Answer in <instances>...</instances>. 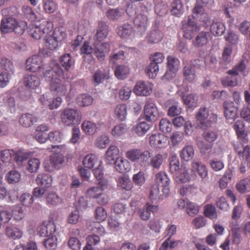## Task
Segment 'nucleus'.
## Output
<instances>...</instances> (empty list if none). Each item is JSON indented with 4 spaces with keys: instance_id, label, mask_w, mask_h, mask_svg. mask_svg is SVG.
<instances>
[{
    "instance_id": "f257e3e1",
    "label": "nucleus",
    "mask_w": 250,
    "mask_h": 250,
    "mask_svg": "<svg viewBox=\"0 0 250 250\" xmlns=\"http://www.w3.org/2000/svg\"><path fill=\"white\" fill-rule=\"evenodd\" d=\"M49 67V69L46 67L43 72V77L46 81L51 82L49 86L50 91L59 96L64 95L67 88L62 81L64 75L63 69L55 60L51 62Z\"/></svg>"
},
{
    "instance_id": "f03ea898",
    "label": "nucleus",
    "mask_w": 250,
    "mask_h": 250,
    "mask_svg": "<svg viewBox=\"0 0 250 250\" xmlns=\"http://www.w3.org/2000/svg\"><path fill=\"white\" fill-rule=\"evenodd\" d=\"M108 33V26L103 21L100 22L95 34V38L98 42H95L93 44L94 46V53L100 61L104 60L105 54L110 50V42H101L107 37Z\"/></svg>"
},
{
    "instance_id": "7ed1b4c3",
    "label": "nucleus",
    "mask_w": 250,
    "mask_h": 250,
    "mask_svg": "<svg viewBox=\"0 0 250 250\" xmlns=\"http://www.w3.org/2000/svg\"><path fill=\"white\" fill-rule=\"evenodd\" d=\"M66 37V34L62 28H56L45 36V46L50 50H56L62 45Z\"/></svg>"
},
{
    "instance_id": "20e7f679",
    "label": "nucleus",
    "mask_w": 250,
    "mask_h": 250,
    "mask_svg": "<svg viewBox=\"0 0 250 250\" xmlns=\"http://www.w3.org/2000/svg\"><path fill=\"white\" fill-rule=\"evenodd\" d=\"M53 25L51 22L45 19H42L35 23L30 25L28 33L30 36L36 40L40 39L43 35L51 33Z\"/></svg>"
},
{
    "instance_id": "39448f33",
    "label": "nucleus",
    "mask_w": 250,
    "mask_h": 250,
    "mask_svg": "<svg viewBox=\"0 0 250 250\" xmlns=\"http://www.w3.org/2000/svg\"><path fill=\"white\" fill-rule=\"evenodd\" d=\"M98 185L99 186L89 188L86 192V195L90 198L95 199L97 203L101 205H106L108 197L104 193L103 190L107 187V181H102Z\"/></svg>"
},
{
    "instance_id": "423d86ee",
    "label": "nucleus",
    "mask_w": 250,
    "mask_h": 250,
    "mask_svg": "<svg viewBox=\"0 0 250 250\" xmlns=\"http://www.w3.org/2000/svg\"><path fill=\"white\" fill-rule=\"evenodd\" d=\"M151 4L147 6H144L141 7V11L136 14V16L134 20V24L137 29V31L143 34L146 31L149 21L148 15L149 11L150 10Z\"/></svg>"
},
{
    "instance_id": "0eeeda50",
    "label": "nucleus",
    "mask_w": 250,
    "mask_h": 250,
    "mask_svg": "<svg viewBox=\"0 0 250 250\" xmlns=\"http://www.w3.org/2000/svg\"><path fill=\"white\" fill-rule=\"evenodd\" d=\"M125 156L131 162L139 161L142 166H145L151 157V153L148 150L143 151L140 149L133 148L126 152Z\"/></svg>"
},
{
    "instance_id": "6e6552de",
    "label": "nucleus",
    "mask_w": 250,
    "mask_h": 250,
    "mask_svg": "<svg viewBox=\"0 0 250 250\" xmlns=\"http://www.w3.org/2000/svg\"><path fill=\"white\" fill-rule=\"evenodd\" d=\"M62 123L67 126L78 124L80 121L77 110L72 108L64 109L61 114Z\"/></svg>"
},
{
    "instance_id": "1a4fd4ad",
    "label": "nucleus",
    "mask_w": 250,
    "mask_h": 250,
    "mask_svg": "<svg viewBox=\"0 0 250 250\" xmlns=\"http://www.w3.org/2000/svg\"><path fill=\"white\" fill-rule=\"evenodd\" d=\"M182 29L184 37L188 40H191L199 30L194 20L190 17L185 18L182 21Z\"/></svg>"
},
{
    "instance_id": "9d476101",
    "label": "nucleus",
    "mask_w": 250,
    "mask_h": 250,
    "mask_svg": "<svg viewBox=\"0 0 250 250\" xmlns=\"http://www.w3.org/2000/svg\"><path fill=\"white\" fill-rule=\"evenodd\" d=\"M167 60L168 70L166 72L164 77L170 80L175 77L180 68V62L177 58L172 56H168Z\"/></svg>"
},
{
    "instance_id": "9b49d317",
    "label": "nucleus",
    "mask_w": 250,
    "mask_h": 250,
    "mask_svg": "<svg viewBox=\"0 0 250 250\" xmlns=\"http://www.w3.org/2000/svg\"><path fill=\"white\" fill-rule=\"evenodd\" d=\"M191 173L193 178L196 177L197 173L202 179H205L208 177V170L206 166L198 159H194L191 164Z\"/></svg>"
},
{
    "instance_id": "f8f14e48",
    "label": "nucleus",
    "mask_w": 250,
    "mask_h": 250,
    "mask_svg": "<svg viewBox=\"0 0 250 250\" xmlns=\"http://www.w3.org/2000/svg\"><path fill=\"white\" fill-rule=\"evenodd\" d=\"M42 62V59L41 56L33 55L27 59L25 67L26 69L30 71H42L45 69L43 67Z\"/></svg>"
},
{
    "instance_id": "ddd939ff",
    "label": "nucleus",
    "mask_w": 250,
    "mask_h": 250,
    "mask_svg": "<svg viewBox=\"0 0 250 250\" xmlns=\"http://www.w3.org/2000/svg\"><path fill=\"white\" fill-rule=\"evenodd\" d=\"M153 84L147 81H139L136 83L133 92L137 96H147L152 92Z\"/></svg>"
},
{
    "instance_id": "4468645a",
    "label": "nucleus",
    "mask_w": 250,
    "mask_h": 250,
    "mask_svg": "<svg viewBox=\"0 0 250 250\" xmlns=\"http://www.w3.org/2000/svg\"><path fill=\"white\" fill-rule=\"evenodd\" d=\"M144 117L147 122L156 121L159 116V112L156 104L150 101H147L144 109Z\"/></svg>"
},
{
    "instance_id": "2eb2a0df",
    "label": "nucleus",
    "mask_w": 250,
    "mask_h": 250,
    "mask_svg": "<svg viewBox=\"0 0 250 250\" xmlns=\"http://www.w3.org/2000/svg\"><path fill=\"white\" fill-rule=\"evenodd\" d=\"M155 182L156 186L163 187V192L167 196L169 193V184L170 180L166 172L160 171L155 174Z\"/></svg>"
},
{
    "instance_id": "dca6fc26",
    "label": "nucleus",
    "mask_w": 250,
    "mask_h": 250,
    "mask_svg": "<svg viewBox=\"0 0 250 250\" xmlns=\"http://www.w3.org/2000/svg\"><path fill=\"white\" fill-rule=\"evenodd\" d=\"M224 114L228 122L232 123L238 117L237 109L234 102L232 101H225L223 104Z\"/></svg>"
},
{
    "instance_id": "f3484780",
    "label": "nucleus",
    "mask_w": 250,
    "mask_h": 250,
    "mask_svg": "<svg viewBox=\"0 0 250 250\" xmlns=\"http://www.w3.org/2000/svg\"><path fill=\"white\" fill-rule=\"evenodd\" d=\"M52 149H59L60 151L59 152L55 153L50 156V161L52 167L55 168H60L62 164L64 163V160L63 156L60 153L62 150L65 149V147L63 145L52 146ZM56 151V150H55Z\"/></svg>"
},
{
    "instance_id": "a211bd4d",
    "label": "nucleus",
    "mask_w": 250,
    "mask_h": 250,
    "mask_svg": "<svg viewBox=\"0 0 250 250\" xmlns=\"http://www.w3.org/2000/svg\"><path fill=\"white\" fill-rule=\"evenodd\" d=\"M149 143L152 147L163 148L168 145V139L167 136L160 133L152 134L149 137Z\"/></svg>"
},
{
    "instance_id": "6ab92c4d",
    "label": "nucleus",
    "mask_w": 250,
    "mask_h": 250,
    "mask_svg": "<svg viewBox=\"0 0 250 250\" xmlns=\"http://www.w3.org/2000/svg\"><path fill=\"white\" fill-rule=\"evenodd\" d=\"M211 38L212 37L209 32H200L193 41V44L199 47L205 46L211 40Z\"/></svg>"
},
{
    "instance_id": "aec40b11",
    "label": "nucleus",
    "mask_w": 250,
    "mask_h": 250,
    "mask_svg": "<svg viewBox=\"0 0 250 250\" xmlns=\"http://www.w3.org/2000/svg\"><path fill=\"white\" fill-rule=\"evenodd\" d=\"M120 154V149L119 147L114 145H110L107 148L105 154V160L107 164H112L117 158H118Z\"/></svg>"
},
{
    "instance_id": "412c9836",
    "label": "nucleus",
    "mask_w": 250,
    "mask_h": 250,
    "mask_svg": "<svg viewBox=\"0 0 250 250\" xmlns=\"http://www.w3.org/2000/svg\"><path fill=\"white\" fill-rule=\"evenodd\" d=\"M23 83L26 88L34 89L40 85V79L36 75L27 74L24 77Z\"/></svg>"
},
{
    "instance_id": "4be33fe9",
    "label": "nucleus",
    "mask_w": 250,
    "mask_h": 250,
    "mask_svg": "<svg viewBox=\"0 0 250 250\" xmlns=\"http://www.w3.org/2000/svg\"><path fill=\"white\" fill-rule=\"evenodd\" d=\"M158 210V206L146 203L143 208L139 209V214L142 220H147L150 217L151 212H155L157 211Z\"/></svg>"
},
{
    "instance_id": "5701e85b",
    "label": "nucleus",
    "mask_w": 250,
    "mask_h": 250,
    "mask_svg": "<svg viewBox=\"0 0 250 250\" xmlns=\"http://www.w3.org/2000/svg\"><path fill=\"white\" fill-rule=\"evenodd\" d=\"M23 231L19 228L14 226H8L5 229V235L13 240H18L22 238Z\"/></svg>"
},
{
    "instance_id": "b1692460",
    "label": "nucleus",
    "mask_w": 250,
    "mask_h": 250,
    "mask_svg": "<svg viewBox=\"0 0 250 250\" xmlns=\"http://www.w3.org/2000/svg\"><path fill=\"white\" fill-rule=\"evenodd\" d=\"M17 23L15 19L7 17L2 19L0 22V29L3 33H7L13 31L14 25Z\"/></svg>"
},
{
    "instance_id": "393cba45",
    "label": "nucleus",
    "mask_w": 250,
    "mask_h": 250,
    "mask_svg": "<svg viewBox=\"0 0 250 250\" xmlns=\"http://www.w3.org/2000/svg\"><path fill=\"white\" fill-rule=\"evenodd\" d=\"M194 18L198 19L199 21L207 23L209 21L208 15L204 12L203 6L196 4L192 10Z\"/></svg>"
},
{
    "instance_id": "a878e982",
    "label": "nucleus",
    "mask_w": 250,
    "mask_h": 250,
    "mask_svg": "<svg viewBox=\"0 0 250 250\" xmlns=\"http://www.w3.org/2000/svg\"><path fill=\"white\" fill-rule=\"evenodd\" d=\"M163 37L162 32L155 27L150 31L146 37V41L150 44L157 43L160 42Z\"/></svg>"
},
{
    "instance_id": "bb28decb",
    "label": "nucleus",
    "mask_w": 250,
    "mask_h": 250,
    "mask_svg": "<svg viewBox=\"0 0 250 250\" xmlns=\"http://www.w3.org/2000/svg\"><path fill=\"white\" fill-rule=\"evenodd\" d=\"M175 181L178 183H186L189 181L193 176L191 173L186 168H181L178 172L173 176Z\"/></svg>"
},
{
    "instance_id": "cd10ccee",
    "label": "nucleus",
    "mask_w": 250,
    "mask_h": 250,
    "mask_svg": "<svg viewBox=\"0 0 250 250\" xmlns=\"http://www.w3.org/2000/svg\"><path fill=\"white\" fill-rule=\"evenodd\" d=\"M81 126L83 131L88 135H94L99 130L98 125L95 123L90 121H83Z\"/></svg>"
},
{
    "instance_id": "c85d7f7f",
    "label": "nucleus",
    "mask_w": 250,
    "mask_h": 250,
    "mask_svg": "<svg viewBox=\"0 0 250 250\" xmlns=\"http://www.w3.org/2000/svg\"><path fill=\"white\" fill-rule=\"evenodd\" d=\"M210 30L213 35L219 36L225 33L226 27L223 22L218 20H214L210 25Z\"/></svg>"
},
{
    "instance_id": "c756f323",
    "label": "nucleus",
    "mask_w": 250,
    "mask_h": 250,
    "mask_svg": "<svg viewBox=\"0 0 250 250\" xmlns=\"http://www.w3.org/2000/svg\"><path fill=\"white\" fill-rule=\"evenodd\" d=\"M113 163L116 170L120 173H125L129 170V162L123 157H118Z\"/></svg>"
},
{
    "instance_id": "7c9ffc66",
    "label": "nucleus",
    "mask_w": 250,
    "mask_h": 250,
    "mask_svg": "<svg viewBox=\"0 0 250 250\" xmlns=\"http://www.w3.org/2000/svg\"><path fill=\"white\" fill-rule=\"evenodd\" d=\"M46 203L49 206H56L62 202V199L54 191H47L45 194Z\"/></svg>"
},
{
    "instance_id": "2f4dec72",
    "label": "nucleus",
    "mask_w": 250,
    "mask_h": 250,
    "mask_svg": "<svg viewBox=\"0 0 250 250\" xmlns=\"http://www.w3.org/2000/svg\"><path fill=\"white\" fill-rule=\"evenodd\" d=\"M109 78V71H105L98 69L96 70L92 77V81L95 85L102 83L105 79Z\"/></svg>"
},
{
    "instance_id": "473e14b6",
    "label": "nucleus",
    "mask_w": 250,
    "mask_h": 250,
    "mask_svg": "<svg viewBox=\"0 0 250 250\" xmlns=\"http://www.w3.org/2000/svg\"><path fill=\"white\" fill-rule=\"evenodd\" d=\"M125 11L124 8L118 7L110 9L107 11L106 15L108 19L117 21L125 15Z\"/></svg>"
},
{
    "instance_id": "72a5a7b5",
    "label": "nucleus",
    "mask_w": 250,
    "mask_h": 250,
    "mask_svg": "<svg viewBox=\"0 0 250 250\" xmlns=\"http://www.w3.org/2000/svg\"><path fill=\"white\" fill-rule=\"evenodd\" d=\"M209 116L208 111L205 107L201 108L197 115L196 118L198 121H199L202 124H204L207 122H215L217 120V117L213 115L212 119H211V117H209V119L208 120V118Z\"/></svg>"
},
{
    "instance_id": "f704fd0d",
    "label": "nucleus",
    "mask_w": 250,
    "mask_h": 250,
    "mask_svg": "<svg viewBox=\"0 0 250 250\" xmlns=\"http://www.w3.org/2000/svg\"><path fill=\"white\" fill-rule=\"evenodd\" d=\"M133 27L131 24L126 23L119 26L117 34L122 38L127 39L132 33Z\"/></svg>"
},
{
    "instance_id": "c9c22d12",
    "label": "nucleus",
    "mask_w": 250,
    "mask_h": 250,
    "mask_svg": "<svg viewBox=\"0 0 250 250\" xmlns=\"http://www.w3.org/2000/svg\"><path fill=\"white\" fill-rule=\"evenodd\" d=\"M47 229L50 230V233L55 232L56 226L52 222H49L47 224L43 223L40 225L37 228L38 234L40 236L45 237L47 234Z\"/></svg>"
},
{
    "instance_id": "e433bc0d",
    "label": "nucleus",
    "mask_w": 250,
    "mask_h": 250,
    "mask_svg": "<svg viewBox=\"0 0 250 250\" xmlns=\"http://www.w3.org/2000/svg\"><path fill=\"white\" fill-rule=\"evenodd\" d=\"M170 6L172 15L179 17L184 13V5L181 0H173L171 3Z\"/></svg>"
},
{
    "instance_id": "4c0bfd02",
    "label": "nucleus",
    "mask_w": 250,
    "mask_h": 250,
    "mask_svg": "<svg viewBox=\"0 0 250 250\" xmlns=\"http://www.w3.org/2000/svg\"><path fill=\"white\" fill-rule=\"evenodd\" d=\"M234 148L240 157L243 159H248L250 155V147L248 146H244L241 143H237L234 145Z\"/></svg>"
},
{
    "instance_id": "58836bf2",
    "label": "nucleus",
    "mask_w": 250,
    "mask_h": 250,
    "mask_svg": "<svg viewBox=\"0 0 250 250\" xmlns=\"http://www.w3.org/2000/svg\"><path fill=\"white\" fill-rule=\"evenodd\" d=\"M244 124L241 121H237L234 125V129L235 130L238 138L241 141L246 143L248 141L247 134L244 130Z\"/></svg>"
},
{
    "instance_id": "ea45409f",
    "label": "nucleus",
    "mask_w": 250,
    "mask_h": 250,
    "mask_svg": "<svg viewBox=\"0 0 250 250\" xmlns=\"http://www.w3.org/2000/svg\"><path fill=\"white\" fill-rule=\"evenodd\" d=\"M130 72L129 67L125 65H118L115 69V75L119 80L126 79Z\"/></svg>"
},
{
    "instance_id": "a19ab883",
    "label": "nucleus",
    "mask_w": 250,
    "mask_h": 250,
    "mask_svg": "<svg viewBox=\"0 0 250 250\" xmlns=\"http://www.w3.org/2000/svg\"><path fill=\"white\" fill-rule=\"evenodd\" d=\"M194 156V150L193 147L190 145L186 146L183 147L180 154L181 159L187 162L192 159Z\"/></svg>"
},
{
    "instance_id": "79ce46f5",
    "label": "nucleus",
    "mask_w": 250,
    "mask_h": 250,
    "mask_svg": "<svg viewBox=\"0 0 250 250\" xmlns=\"http://www.w3.org/2000/svg\"><path fill=\"white\" fill-rule=\"evenodd\" d=\"M182 100L184 104L189 108L194 107L197 105L198 96L195 94H189L182 95Z\"/></svg>"
},
{
    "instance_id": "37998d69",
    "label": "nucleus",
    "mask_w": 250,
    "mask_h": 250,
    "mask_svg": "<svg viewBox=\"0 0 250 250\" xmlns=\"http://www.w3.org/2000/svg\"><path fill=\"white\" fill-rule=\"evenodd\" d=\"M37 121V118L30 114H23L19 119L20 124L25 127L30 126Z\"/></svg>"
},
{
    "instance_id": "c03bdc74",
    "label": "nucleus",
    "mask_w": 250,
    "mask_h": 250,
    "mask_svg": "<svg viewBox=\"0 0 250 250\" xmlns=\"http://www.w3.org/2000/svg\"><path fill=\"white\" fill-rule=\"evenodd\" d=\"M93 99L87 94H81L78 95L76 99L77 104L80 106H87L91 105Z\"/></svg>"
},
{
    "instance_id": "a18cd8bd",
    "label": "nucleus",
    "mask_w": 250,
    "mask_h": 250,
    "mask_svg": "<svg viewBox=\"0 0 250 250\" xmlns=\"http://www.w3.org/2000/svg\"><path fill=\"white\" fill-rule=\"evenodd\" d=\"M37 184L42 187H48L51 186L52 182L51 177L47 174H39L36 179Z\"/></svg>"
},
{
    "instance_id": "49530a36",
    "label": "nucleus",
    "mask_w": 250,
    "mask_h": 250,
    "mask_svg": "<svg viewBox=\"0 0 250 250\" xmlns=\"http://www.w3.org/2000/svg\"><path fill=\"white\" fill-rule=\"evenodd\" d=\"M60 62L65 70H69L74 64L75 61L69 54H65L60 57Z\"/></svg>"
},
{
    "instance_id": "de8ad7c7",
    "label": "nucleus",
    "mask_w": 250,
    "mask_h": 250,
    "mask_svg": "<svg viewBox=\"0 0 250 250\" xmlns=\"http://www.w3.org/2000/svg\"><path fill=\"white\" fill-rule=\"evenodd\" d=\"M99 161L97 157L95 155L89 154L83 158V163L85 167L91 169L94 167L96 164H99Z\"/></svg>"
},
{
    "instance_id": "09e8293b",
    "label": "nucleus",
    "mask_w": 250,
    "mask_h": 250,
    "mask_svg": "<svg viewBox=\"0 0 250 250\" xmlns=\"http://www.w3.org/2000/svg\"><path fill=\"white\" fill-rule=\"evenodd\" d=\"M183 74L185 79L189 82H193L196 77L195 71L193 66L190 64H187L185 66L183 69Z\"/></svg>"
},
{
    "instance_id": "8fccbe9b",
    "label": "nucleus",
    "mask_w": 250,
    "mask_h": 250,
    "mask_svg": "<svg viewBox=\"0 0 250 250\" xmlns=\"http://www.w3.org/2000/svg\"><path fill=\"white\" fill-rule=\"evenodd\" d=\"M127 131L126 125L124 124H120L115 125L112 129L111 134L115 138L121 137Z\"/></svg>"
},
{
    "instance_id": "3c124183",
    "label": "nucleus",
    "mask_w": 250,
    "mask_h": 250,
    "mask_svg": "<svg viewBox=\"0 0 250 250\" xmlns=\"http://www.w3.org/2000/svg\"><path fill=\"white\" fill-rule=\"evenodd\" d=\"M150 158H151L150 161H148L146 164H149L155 169H159L164 162V156L162 154L158 153L152 157L151 156Z\"/></svg>"
},
{
    "instance_id": "603ef678",
    "label": "nucleus",
    "mask_w": 250,
    "mask_h": 250,
    "mask_svg": "<svg viewBox=\"0 0 250 250\" xmlns=\"http://www.w3.org/2000/svg\"><path fill=\"white\" fill-rule=\"evenodd\" d=\"M169 102L171 103L170 105L167 114L169 116L174 117L179 115L182 112V108L179 106V103L174 100H170Z\"/></svg>"
},
{
    "instance_id": "864d4df0",
    "label": "nucleus",
    "mask_w": 250,
    "mask_h": 250,
    "mask_svg": "<svg viewBox=\"0 0 250 250\" xmlns=\"http://www.w3.org/2000/svg\"><path fill=\"white\" fill-rule=\"evenodd\" d=\"M117 182L118 186L123 189L129 190L132 188L130 180L127 176L123 175L119 177Z\"/></svg>"
},
{
    "instance_id": "5fc2aeb1",
    "label": "nucleus",
    "mask_w": 250,
    "mask_h": 250,
    "mask_svg": "<svg viewBox=\"0 0 250 250\" xmlns=\"http://www.w3.org/2000/svg\"><path fill=\"white\" fill-rule=\"evenodd\" d=\"M5 177L8 183L15 184L20 181L21 175L17 170H13L8 172Z\"/></svg>"
},
{
    "instance_id": "6e6d98bb",
    "label": "nucleus",
    "mask_w": 250,
    "mask_h": 250,
    "mask_svg": "<svg viewBox=\"0 0 250 250\" xmlns=\"http://www.w3.org/2000/svg\"><path fill=\"white\" fill-rule=\"evenodd\" d=\"M114 113L117 117L120 120H124L127 115V108L125 104L118 105L114 110Z\"/></svg>"
},
{
    "instance_id": "4d7b16f0",
    "label": "nucleus",
    "mask_w": 250,
    "mask_h": 250,
    "mask_svg": "<svg viewBox=\"0 0 250 250\" xmlns=\"http://www.w3.org/2000/svg\"><path fill=\"white\" fill-rule=\"evenodd\" d=\"M95 218L98 223L104 221L107 216L105 209L102 207H97L94 212Z\"/></svg>"
},
{
    "instance_id": "13d9d810",
    "label": "nucleus",
    "mask_w": 250,
    "mask_h": 250,
    "mask_svg": "<svg viewBox=\"0 0 250 250\" xmlns=\"http://www.w3.org/2000/svg\"><path fill=\"white\" fill-rule=\"evenodd\" d=\"M205 216L215 221L217 217V214L215 206L209 204L205 207L204 210Z\"/></svg>"
},
{
    "instance_id": "bf43d9fd",
    "label": "nucleus",
    "mask_w": 250,
    "mask_h": 250,
    "mask_svg": "<svg viewBox=\"0 0 250 250\" xmlns=\"http://www.w3.org/2000/svg\"><path fill=\"white\" fill-rule=\"evenodd\" d=\"M159 70V67L157 64L150 63L146 68V73L150 78H154L156 77Z\"/></svg>"
},
{
    "instance_id": "052dcab7",
    "label": "nucleus",
    "mask_w": 250,
    "mask_h": 250,
    "mask_svg": "<svg viewBox=\"0 0 250 250\" xmlns=\"http://www.w3.org/2000/svg\"><path fill=\"white\" fill-rule=\"evenodd\" d=\"M0 65L2 68L7 71V72H14V67L12 62L10 60L5 57H2L0 59Z\"/></svg>"
},
{
    "instance_id": "680f3d73",
    "label": "nucleus",
    "mask_w": 250,
    "mask_h": 250,
    "mask_svg": "<svg viewBox=\"0 0 250 250\" xmlns=\"http://www.w3.org/2000/svg\"><path fill=\"white\" fill-rule=\"evenodd\" d=\"M150 125L145 122H142L136 125L135 132L139 136L144 135L150 129Z\"/></svg>"
},
{
    "instance_id": "e2e57ef3",
    "label": "nucleus",
    "mask_w": 250,
    "mask_h": 250,
    "mask_svg": "<svg viewBox=\"0 0 250 250\" xmlns=\"http://www.w3.org/2000/svg\"><path fill=\"white\" fill-rule=\"evenodd\" d=\"M110 140L108 136L102 135L97 138L95 141V146L101 149L105 148L109 143Z\"/></svg>"
},
{
    "instance_id": "0e129e2a",
    "label": "nucleus",
    "mask_w": 250,
    "mask_h": 250,
    "mask_svg": "<svg viewBox=\"0 0 250 250\" xmlns=\"http://www.w3.org/2000/svg\"><path fill=\"white\" fill-rule=\"evenodd\" d=\"M245 64L243 61H241L238 64L235 65L233 68L229 70L227 73L229 75H238L239 73L245 75Z\"/></svg>"
},
{
    "instance_id": "69168bd1",
    "label": "nucleus",
    "mask_w": 250,
    "mask_h": 250,
    "mask_svg": "<svg viewBox=\"0 0 250 250\" xmlns=\"http://www.w3.org/2000/svg\"><path fill=\"white\" fill-rule=\"evenodd\" d=\"M163 226V221L159 218H155L149 222V227L155 232L159 233Z\"/></svg>"
},
{
    "instance_id": "338daca9",
    "label": "nucleus",
    "mask_w": 250,
    "mask_h": 250,
    "mask_svg": "<svg viewBox=\"0 0 250 250\" xmlns=\"http://www.w3.org/2000/svg\"><path fill=\"white\" fill-rule=\"evenodd\" d=\"M159 128L164 133L169 132L172 130V125L168 119L163 118L160 121Z\"/></svg>"
},
{
    "instance_id": "774afa93",
    "label": "nucleus",
    "mask_w": 250,
    "mask_h": 250,
    "mask_svg": "<svg viewBox=\"0 0 250 250\" xmlns=\"http://www.w3.org/2000/svg\"><path fill=\"white\" fill-rule=\"evenodd\" d=\"M62 133L58 130L51 131L48 133V139L52 142L60 143L63 139Z\"/></svg>"
}]
</instances>
